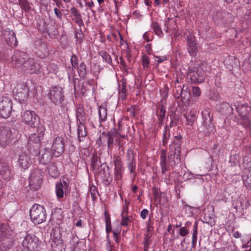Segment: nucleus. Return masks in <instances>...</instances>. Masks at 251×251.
I'll use <instances>...</instances> for the list:
<instances>
[{
  "label": "nucleus",
  "mask_w": 251,
  "mask_h": 251,
  "mask_svg": "<svg viewBox=\"0 0 251 251\" xmlns=\"http://www.w3.org/2000/svg\"><path fill=\"white\" fill-rule=\"evenodd\" d=\"M150 242V236L149 235H146L145 240L144 241V251H148L149 249V245Z\"/></svg>",
  "instance_id": "4d7b16f0"
},
{
  "label": "nucleus",
  "mask_w": 251,
  "mask_h": 251,
  "mask_svg": "<svg viewBox=\"0 0 251 251\" xmlns=\"http://www.w3.org/2000/svg\"><path fill=\"white\" fill-rule=\"evenodd\" d=\"M71 12L74 16V20L78 24L79 27L84 25L81 16L79 13L78 10L75 8L73 7L71 9Z\"/></svg>",
  "instance_id": "72a5a7b5"
},
{
  "label": "nucleus",
  "mask_w": 251,
  "mask_h": 251,
  "mask_svg": "<svg viewBox=\"0 0 251 251\" xmlns=\"http://www.w3.org/2000/svg\"><path fill=\"white\" fill-rule=\"evenodd\" d=\"M47 70L48 74H53L57 75L59 71V68L57 64L54 63H50L47 67Z\"/></svg>",
  "instance_id": "37998d69"
},
{
  "label": "nucleus",
  "mask_w": 251,
  "mask_h": 251,
  "mask_svg": "<svg viewBox=\"0 0 251 251\" xmlns=\"http://www.w3.org/2000/svg\"><path fill=\"white\" fill-rule=\"evenodd\" d=\"M29 58L26 53L19 50L15 51L12 57V62L15 65V67L21 69Z\"/></svg>",
  "instance_id": "2eb2a0df"
},
{
  "label": "nucleus",
  "mask_w": 251,
  "mask_h": 251,
  "mask_svg": "<svg viewBox=\"0 0 251 251\" xmlns=\"http://www.w3.org/2000/svg\"><path fill=\"white\" fill-rule=\"evenodd\" d=\"M21 5L23 9H24L25 11H27L30 9L29 4L27 1L22 2Z\"/></svg>",
  "instance_id": "0e129e2a"
},
{
  "label": "nucleus",
  "mask_w": 251,
  "mask_h": 251,
  "mask_svg": "<svg viewBox=\"0 0 251 251\" xmlns=\"http://www.w3.org/2000/svg\"><path fill=\"white\" fill-rule=\"evenodd\" d=\"M21 70L24 72H28L30 74L36 73L40 70V65L33 58H29Z\"/></svg>",
  "instance_id": "dca6fc26"
},
{
  "label": "nucleus",
  "mask_w": 251,
  "mask_h": 251,
  "mask_svg": "<svg viewBox=\"0 0 251 251\" xmlns=\"http://www.w3.org/2000/svg\"><path fill=\"white\" fill-rule=\"evenodd\" d=\"M131 154L132 155V158L128 165V168L130 170V173H133L135 172L136 169V162L135 159L134 158L133 153H131Z\"/></svg>",
  "instance_id": "3c124183"
},
{
  "label": "nucleus",
  "mask_w": 251,
  "mask_h": 251,
  "mask_svg": "<svg viewBox=\"0 0 251 251\" xmlns=\"http://www.w3.org/2000/svg\"><path fill=\"white\" fill-rule=\"evenodd\" d=\"M29 215L31 221L35 225H39L44 222L47 218V214L44 207L35 204L30 209Z\"/></svg>",
  "instance_id": "7ed1b4c3"
},
{
  "label": "nucleus",
  "mask_w": 251,
  "mask_h": 251,
  "mask_svg": "<svg viewBox=\"0 0 251 251\" xmlns=\"http://www.w3.org/2000/svg\"><path fill=\"white\" fill-rule=\"evenodd\" d=\"M63 218V211L61 208H55L51 212V221L55 222L57 225H59Z\"/></svg>",
  "instance_id": "bb28decb"
},
{
  "label": "nucleus",
  "mask_w": 251,
  "mask_h": 251,
  "mask_svg": "<svg viewBox=\"0 0 251 251\" xmlns=\"http://www.w3.org/2000/svg\"><path fill=\"white\" fill-rule=\"evenodd\" d=\"M11 170L8 165L0 159V176L4 179L10 177Z\"/></svg>",
  "instance_id": "cd10ccee"
},
{
  "label": "nucleus",
  "mask_w": 251,
  "mask_h": 251,
  "mask_svg": "<svg viewBox=\"0 0 251 251\" xmlns=\"http://www.w3.org/2000/svg\"><path fill=\"white\" fill-rule=\"evenodd\" d=\"M108 138L107 141L108 148H109L114 143V139L116 134L114 131L108 132Z\"/></svg>",
  "instance_id": "de8ad7c7"
},
{
  "label": "nucleus",
  "mask_w": 251,
  "mask_h": 251,
  "mask_svg": "<svg viewBox=\"0 0 251 251\" xmlns=\"http://www.w3.org/2000/svg\"><path fill=\"white\" fill-rule=\"evenodd\" d=\"M212 20L218 24L220 23L228 24L233 21L232 15L224 10L218 9L212 14Z\"/></svg>",
  "instance_id": "6e6552de"
},
{
  "label": "nucleus",
  "mask_w": 251,
  "mask_h": 251,
  "mask_svg": "<svg viewBox=\"0 0 251 251\" xmlns=\"http://www.w3.org/2000/svg\"><path fill=\"white\" fill-rule=\"evenodd\" d=\"M202 117V132L204 136H208L211 133H214L215 127L212 121L213 114L212 110L209 108L205 109L201 112Z\"/></svg>",
  "instance_id": "f03ea898"
},
{
  "label": "nucleus",
  "mask_w": 251,
  "mask_h": 251,
  "mask_svg": "<svg viewBox=\"0 0 251 251\" xmlns=\"http://www.w3.org/2000/svg\"><path fill=\"white\" fill-rule=\"evenodd\" d=\"M30 82H26L17 84L15 93V96L20 101H25L28 98L30 91Z\"/></svg>",
  "instance_id": "f8f14e48"
},
{
  "label": "nucleus",
  "mask_w": 251,
  "mask_h": 251,
  "mask_svg": "<svg viewBox=\"0 0 251 251\" xmlns=\"http://www.w3.org/2000/svg\"><path fill=\"white\" fill-rule=\"evenodd\" d=\"M14 133L9 128L0 126V146L5 147L12 144L15 139Z\"/></svg>",
  "instance_id": "0eeeda50"
},
{
  "label": "nucleus",
  "mask_w": 251,
  "mask_h": 251,
  "mask_svg": "<svg viewBox=\"0 0 251 251\" xmlns=\"http://www.w3.org/2000/svg\"><path fill=\"white\" fill-rule=\"evenodd\" d=\"M77 70L78 73L80 77L85 78L87 75V69L86 64L84 62L80 63L79 65H78L75 68Z\"/></svg>",
  "instance_id": "4c0bfd02"
},
{
  "label": "nucleus",
  "mask_w": 251,
  "mask_h": 251,
  "mask_svg": "<svg viewBox=\"0 0 251 251\" xmlns=\"http://www.w3.org/2000/svg\"><path fill=\"white\" fill-rule=\"evenodd\" d=\"M149 214V211L147 209H143L140 213V216L143 219H145Z\"/></svg>",
  "instance_id": "774afa93"
},
{
  "label": "nucleus",
  "mask_w": 251,
  "mask_h": 251,
  "mask_svg": "<svg viewBox=\"0 0 251 251\" xmlns=\"http://www.w3.org/2000/svg\"><path fill=\"white\" fill-rule=\"evenodd\" d=\"M176 92L178 93L179 92V96L184 100H188L190 97L189 92L187 91V87L184 85H183L182 88L180 86H176Z\"/></svg>",
  "instance_id": "473e14b6"
},
{
  "label": "nucleus",
  "mask_w": 251,
  "mask_h": 251,
  "mask_svg": "<svg viewBox=\"0 0 251 251\" xmlns=\"http://www.w3.org/2000/svg\"><path fill=\"white\" fill-rule=\"evenodd\" d=\"M52 155L50 151L46 149L40 150L38 159L40 164L46 165L50 163L51 160Z\"/></svg>",
  "instance_id": "4be33fe9"
},
{
  "label": "nucleus",
  "mask_w": 251,
  "mask_h": 251,
  "mask_svg": "<svg viewBox=\"0 0 251 251\" xmlns=\"http://www.w3.org/2000/svg\"><path fill=\"white\" fill-rule=\"evenodd\" d=\"M119 98L124 100L126 97V84L124 82L122 83V87L120 88L119 92Z\"/></svg>",
  "instance_id": "09e8293b"
},
{
  "label": "nucleus",
  "mask_w": 251,
  "mask_h": 251,
  "mask_svg": "<svg viewBox=\"0 0 251 251\" xmlns=\"http://www.w3.org/2000/svg\"><path fill=\"white\" fill-rule=\"evenodd\" d=\"M203 74L201 69L198 67H190L187 72V78L191 80L192 83H201L204 80Z\"/></svg>",
  "instance_id": "9b49d317"
},
{
  "label": "nucleus",
  "mask_w": 251,
  "mask_h": 251,
  "mask_svg": "<svg viewBox=\"0 0 251 251\" xmlns=\"http://www.w3.org/2000/svg\"><path fill=\"white\" fill-rule=\"evenodd\" d=\"M54 11L55 13V15L56 17L59 19L60 20H61L62 18V13H61V11L58 9L57 7H55L54 9Z\"/></svg>",
  "instance_id": "338daca9"
},
{
  "label": "nucleus",
  "mask_w": 251,
  "mask_h": 251,
  "mask_svg": "<svg viewBox=\"0 0 251 251\" xmlns=\"http://www.w3.org/2000/svg\"><path fill=\"white\" fill-rule=\"evenodd\" d=\"M50 238L51 247L54 251H64L65 248L58 227L56 226L51 229Z\"/></svg>",
  "instance_id": "39448f33"
},
{
  "label": "nucleus",
  "mask_w": 251,
  "mask_h": 251,
  "mask_svg": "<svg viewBox=\"0 0 251 251\" xmlns=\"http://www.w3.org/2000/svg\"><path fill=\"white\" fill-rule=\"evenodd\" d=\"M242 178L245 186L249 189H251V172L243 175Z\"/></svg>",
  "instance_id": "ea45409f"
},
{
  "label": "nucleus",
  "mask_w": 251,
  "mask_h": 251,
  "mask_svg": "<svg viewBox=\"0 0 251 251\" xmlns=\"http://www.w3.org/2000/svg\"><path fill=\"white\" fill-rule=\"evenodd\" d=\"M198 222L196 221L193 226V233H192V248H195L196 245L197 241V234H198Z\"/></svg>",
  "instance_id": "a19ab883"
},
{
  "label": "nucleus",
  "mask_w": 251,
  "mask_h": 251,
  "mask_svg": "<svg viewBox=\"0 0 251 251\" xmlns=\"http://www.w3.org/2000/svg\"><path fill=\"white\" fill-rule=\"evenodd\" d=\"M184 116L186 119L187 124L190 126H192L197 119L196 114L191 111L189 112L188 115H184Z\"/></svg>",
  "instance_id": "79ce46f5"
},
{
  "label": "nucleus",
  "mask_w": 251,
  "mask_h": 251,
  "mask_svg": "<svg viewBox=\"0 0 251 251\" xmlns=\"http://www.w3.org/2000/svg\"><path fill=\"white\" fill-rule=\"evenodd\" d=\"M76 117L77 118V124H86V114L82 107H78L76 111Z\"/></svg>",
  "instance_id": "2f4dec72"
},
{
  "label": "nucleus",
  "mask_w": 251,
  "mask_h": 251,
  "mask_svg": "<svg viewBox=\"0 0 251 251\" xmlns=\"http://www.w3.org/2000/svg\"><path fill=\"white\" fill-rule=\"evenodd\" d=\"M123 214L124 213L123 212H122L121 214L122 219L121 225H122L123 226H127L129 223H131L132 222V220L131 219L132 217L129 216H126L124 217Z\"/></svg>",
  "instance_id": "864d4df0"
},
{
  "label": "nucleus",
  "mask_w": 251,
  "mask_h": 251,
  "mask_svg": "<svg viewBox=\"0 0 251 251\" xmlns=\"http://www.w3.org/2000/svg\"><path fill=\"white\" fill-rule=\"evenodd\" d=\"M75 37L76 38L78 42L81 43L82 42L83 39L84 38V35L81 31V29H79L75 31Z\"/></svg>",
  "instance_id": "6e6d98bb"
},
{
  "label": "nucleus",
  "mask_w": 251,
  "mask_h": 251,
  "mask_svg": "<svg viewBox=\"0 0 251 251\" xmlns=\"http://www.w3.org/2000/svg\"><path fill=\"white\" fill-rule=\"evenodd\" d=\"M64 184L61 182H58L56 184L55 193L58 199L62 198L64 194L65 196L69 194V185L67 182L63 181Z\"/></svg>",
  "instance_id": "412c9836"
},
{
  "label": "nucleus",
  "mask_w": 251,
  "mask_h": 251,
  "mask_svg": "<svg viewBox=\"0 0 251 251\" xmlns=\"http://www.w3.org/2000/svg\"><path fill=\"white\" fill-rule=\"evenodd\" d=\"M18 162L22 168L26 169L30 165V158L26 153H22L19 155Z\"/></svg>",
  "instance_id": "c85d7f7f"
},
{
  "label": "nucleus",
  "mask_w": 251,
  "mask_h": 251,
  "mask_svg": "<svg viewBox=\"0 0 251 251\" xmlns=\"http://www.w3.org/2000/svg\"><path fill=\"white\" fill-rule=\"evenodd\" d=\"M45 127L43 126H38L36 132L29 136V143L38 144L40 143L44 135Z\"/></svg>",
  "instance_id": "a211bd4d"
},
{
  "label": "nucleus",
  "mask_w": 251,
  "mask_h": 251,
  "mask_svg": "<svg viewBox=\"0 0 251 251\" xmlns=\"http://www.w3.org/2000/svg\"><path fill=\"white\" fill-rule=\"evenodd\" d=\"M217 108L223 114L228 115L232 112L233 108L227 102H223L217 105Z\"/></svg>",
  "instance_id": "c756f323"
},
{
  "label": "nucleus",
  "mask_w": 251,
  "mask_h": 251,
  "mask_svg": "<svg viewBox=\"0 0 251 251\" xmlns=\"http://www.w3.org/2000/svg\"><path fill=\"white\" fill-rule=\"evenodd\" d=\"M152 192L154 196V198L155 200L157 199L158 198L160 197V195L159 194V192L157 188L154 187L152 188Z\"/></svg>",
  "instance_id": "052dcab7"
},
{
  "label": "nucleus",
  "mask_w": 251,
  "mask_h": 251,
  "mask_svg": "<svg viewBox=\"0 0 251 251\" xmlns=\"http://www.w3.org/2000/svg\"><path fill=\"white\" fill-rule=\"evenodd\" d=\"M43 176L44 173L41 169L36 168L32 170L29 181V186L31 190L36 191L41 187Z\"/></svg>",
  "instance_id": "20e7f679"
},
{
  "label": "nucleus",
  "mask_w": 251,
  "mask_h": 251,
  "mask_svg": "<svg viewBox=\"0 0 251 251\" xmlns=\"http://www.w3.org/2000/svg\"><path fill=\"white\" fill-rule=\"evenodd\" d=\"M99 122L96 126L94 125L93 123V126L96 128L97 126H101V123L105 122L106 120L107 116V108L101 105L99 108Z\"/></svg>",
  "instance_id": "a878e982"
},
{
  "label": "nucleus",
  "mask_w": 251,
  "mask_h": 251,
  "mask_svg": "<svg viewBox=\"0 0 251 251\" xmlns=\"http://www.w3.org/2000/svg\"><path fill=\"white\" fill-rule=\"evenodd\" d=\"M170 137V130L167 126H166L164 129L163 138V145L165 146L168 143V140Z\"/></svg>",
  "instance_id": "a18cd8bd"
},
{
  "label": "nucleus",
  "mask_w": 251,
  "mask_h": 251,
  "mask_svg": "<svg viewBox=\"0 0 251 251\" xmlns=\"http://www.w3.org/2000/svg\"><path fill=\"white\" fill-rule=\"evenodd\" d=\"M77 124V134L79 141H80V137H85L87 136L86 128L85 126V124Z\"/></svg>",
  "instance_id": "58836bf2"
},
{
  "label": "nucleus",
  "mask_w": 251,
  "mask_h": 251,
  "mask_svg": "<svg viewBox=\"0 0 251 251\" xmlns=\"http://www.w3.org/2000/svg\"><path fill=\"white\" fill-rule=\"evenodd\" d=\"M12 103L7 97L0 98V117L6 119L11 112Z\"/></svg>",
  "instance_id": "ddd939ff"
},
{
  "label": "nucleus",
  "mask_w": 251,
  "mask_h": 251,
  "mask_svg": "<svg viewBox=\"0 0 251 251\" xmlns=\"http://www.w3.org/2000/svg\"><path fill=\"white\" fill-rule=\"evenodd\" d=\"M179 233L181 236H185L188 234L189 232L186 227L183 226L180 228Z\"/></svg>",
  "instance_id": "680f3d73"
},
{
  "label": "nucleus",
  "mask_w": 251,
  "mask_h": 251,
  "mask_svg": "<svg viewBox=\"0 0 251 251\" xmlns=\"http://www.w3.org/2000/svg\"><path fill=\"white\" fill-rule=\"evenodd\" d=\"M160 166L162 174H165L168 170L169 166L167 165L166 160H164V157L163 158V160H161L160 161Z\"/></svg>",
  "instance_id": "5fc2aeb1"
},
{
  "label": "nucleus",
  "mask_w": 251,
  "mask_h": 251,
  "mask_svg": "<svg viewBox=\"0 0 251 251\" xmlns=\"http://www.w3.org/2000/svg\"><path fill=\"white\" fill-rule=\"evenodd\" d=\"M236 109L239 116L237 120L238 124L246 128H250L251 126L250 120V116L251 115V106L247 103L241 104L236 107Z\"/></svg>",
  "instance_id": "f257e3e1"
},
{
  "label": "nucleus",
  "mask_w": 251,
  "mask_h": 251,
  "mask_svg": "<svg viewBox=\"0 0 251 251\" xmlns=\"http://www.w3.org/2000/svg\"><path fill=\"white\" fill-rule=\"evenodd\" d=\"M168 155V159L172 166H176L178 164L180 160L179 157L181 154V151H170L169 150Z\"/></svg>",
  "instance_id": "b1692460"
},
{
  "label": "nucleus",
  "mask_w": 251,
  "mask_h": 251,
  "mask_svg": "<svg viewBox=\"0 0 251 251\" xmlns=\"http://www.w3.org/2000/svg\"><path fill=\"white\" fill-rule=\"evenodd\" d=\"M22 121L31 127H38L39 124L38 116L33 111L26 110L22 115Z\"/></svg>",
  "instance_id": "1a4fd4ad"
},
{
  "label": "nucleus",
  "mask_w": 251,
  "mask_h": 251,
  "mask_svg": "<svg viewBox=\"0 0 251 251\" xmlns=\"http://www.w3.org/2000/svg\"><path fill=\"white\" fill-rule=\"evenodd\" d=\"M49 99L55 105L60 104L64 100L63 90L58 86H52L48 93Z\"/></svg>",
  "instance_id": "423d86ee"
},
{
  "label": "nucleus",
  "mask_w": 251,
  "mask_h": 251,
  "mask_svg": "<svg viewBox=\"0 0 251 251\" xmlns=\"http://www.w3.org/2000/svg\"><path fill=\"white\" fill-rule=\"evenodd\" d=\"M113 163L115 167L114 175L116 179L119 180L122 178L124 168L121 158L119 156L113 157Z\"/></svg>",
  "instance_id": "6ab92c4d"
},
{
  "label": "nucleus",
  "mask_w": 251,
  "mask_h": 251,
  "mask_svg": "<svg viewBox=\"0 0 251 251\" xmlns=\"http://www.w3.org/2000/svg\"><path fill=\"white\" fill-rule=\"evenodd\" d=\"M187 45L188 52L192 56H195L198 50L195 36L191 33L187 35Z\"/></svg>",
  "instance_id": "f3484780"
},
{
  "label": "nucleus",
  "mask_w": 251,
  "mask_h": 251,
  "mask_svg": "<svg viewBox=\"0 0 251 251\" xmlns=\"http://www.w3.org/2000/svg\"><path fill=\"white\" fill-rule=\"evenodd\" d=\"M100 55L103 59L110 65L112 64V59L111 56L104 50H101L99 52Z\"/></svg>",
  "instance_id": "c03bdc74"
},
{
  "label": "nucleus",
  "mask_w": 251,
  "mask_h": 251,
  "mask_svg": "<svg viewBox=\"0 0 251 251\" xmlns=\"http://www.w3.org/2000/svg\"><path fill=\"white\" fill-rule=\"evenodd\" d=\"M156 115L158 117L159 126H161L165 119L166 115V108L163 105L161 107L156 111Z\"/></svg>",
  "instance_id": "c9c22d12"
},
{
  "label": "nucleus",
  "mask_w": 251,
  "mask_h": 251,
  "mask_svg": "<svg viewBox=\"0 0 251 251\" xmlns=\"http://www.w3.org/2000/svg\"><path fill=\"white\" fill-rule=\"evenodd\" d=\"M13 244V240L11 237L3 236L0 240V248L2 250H8L10 249Z\"/></svg>",
  "instance_id": "7c9ffc66"
},
{
  "label": "nucleus",
  "mask_w": 251,
  "mask_h": 251,
  "mask_svg": "<svg viewBox=\"0 0 251 251\" xmlns=\"http://www.w3.org/2000/svg\"><path fill=\"white\" fill-rule=\"evenodd\" d=\"M3 36L5 42L8 46L13 47L17 45L18 41L13 31H10L9 29H5L3 31Z\"/></svg>",
  "instance_id": "aec40b11"
},
{
  "label": "nucleus",
  "mask_w": 251,
  "mask_h": 251,
  "mask_svg": "<svg viewBox=\"0 0 251 251\" xmlns=\"http://www.w3.org/2000/svg\"><path fill=\"white\" fill-rule=\"evenodd\" d=\"M41 241L33 234L27 233L23 241V246L29 251H34L39 247Z\"/></svg>",
  "instance_id": "9d476101"
},
{
  "label": "nucleus",
  "mask_w": 251,
  "mask_h": 251,
  "mask_svg": "<svg viewBox=\"0 0 251 251\" xmlns=\"http://www.w3.org/2000/svg\"><path fill=\"white\" fill-rule=\"evenodd\" d=\"M182 142V137L179 134L175 136L173 142L170 144L169 149L172 151H181L180 148Z\"/></svg>",
  "instance_id": "393cba45"
},
{
  "label": "nucleus",
  "mask_w": 251,
  "mask_h": 251,
  "mask_svg": "<svg viewBox=\"0 0 251 251\" xmlns=\"http://www.w3.org/2000/svg\"><path fill=\"white\" fill-rule=\"evenodd\" d=\"M192 93L194 96L199 97L201 94V91L199 87L194 86L192 88Z\"/></svg>",
  "instance_id": "13d9d810"
},
{
  "label": "nucleus",
  "mask_w": 251,
  "mask_h": 251,
  "mask_svg": "<svg viewBox=\"0 0 251 251\" xmlns=\"http://www.w3.org/2000/svg\"><path fill=\"white\" fill-rule=\"evenodd\" d=\"M99 170L101 172L99 175H104L105 180H107L109 177L110 172L109 168L106 163H104L102 164H101L100 167L99 168Z\"/></svg>",
  "instance_id": "e433bc0d"
},
{
  "label": "nucleus",
  "mask_w": 251,
  "mask_h": 251,
  "mask_svg": "<svg viewBox=\"0 0 251 251\" xmlns=\"http://www.w3.org/2000/svg\"><path fill=\"white\" fill-rule=\"evenodd\" d=\"M242 69L245 72L251 71V56L249 57L248 59H246L244 62L242 66Z\"/></svg>",
  "instance_id": "49530a36"
},
{
  "label": "nucleus",
  "mask_w": 251,
  "mask_h": 251,
  "mask_svg": "<svg viewBox=\"0 0 251 251\" xmlns=\"http://www.w3.org/2000/svg\"><path fill=\"white\" fill-rule=\"evenodd\" d=\"M104 215L105 216V222L106 225H111L110 216L106 211H104Z\"/></svg>",
  "instance_id": "bf43d9fd"
},
{
  "label": "nucleus",
  "mask_w": 251,
  "mask_h": 251,
  "mask_svg": "<svg viewBox=\"0 0 251 251\" xmlns=\"http://www.w3.org/2000/svg\"><path fill=\"white\" fill-rule=\"evenodd\" d=\"M64 146V139L62 137L58 136L53 139L51 149L55 157H59L63 153Z\"/></svg>",
  "instance_id": "4468645a"
},
{
  "label": "nucleus",
  "mask_w": 251,
  "mask_h": 251,
  "mask_svg": "<svg viewBox=\"0 0 251 251\" xmlns=\"http://www.w3.org/2000/svg\"><path fill=\"white\" fill-rule=\"evenodd\" d=\"M70 243L73 247H75L78 243V238L75 237L74 236H73L70 241Z\"/></svg>",
  "instance_id": "e2e57ef3"
},
{
  "label": "nucleus",
  "mask_w": 251,
  "mask_h": 251,
  "mask_svg": "<svg viewBox=\"0 0 251 251\" xmlns=\"http://www.w3.org/2000/svg\"><path fill=\"white\" fill-rule=\"evenodd\" d=\"M150 63L149 58L147 56H144L143 57V65L144 68L148 67Z\"/></svg>",
  "instance_id": "69168bd1"
},
{
  "label": "nucleus",
  "mask_w": 251,
  "mask_h": 251,
  "mask_svg": "<svg viewBox=\"0 0 251 251\" xmlns=\"http://www.w3.org/2000/svg\"><path fill=\"white\" fill-rule=\"evenodd\" d=\"M71 63L72 65V67H70L69 69L72 71L74 70V68H76L78 65V61L77 56L75 54H73L71 58Z\"/></svg>",
  "instance_id": "8fccbe9b"
},
{
  "label": "nucleus",
  "mask_w": 251,
  "mask_h": 251,
  "mask_svg": "<svg viewBox=\"0 0 251 251\" xmlns=\"http://www.w3.org/2000/svg\"><path fill=\"white\" fill-rule=\"evenodd\" d=\"M152 28H153L155 34L160 36V35L163 34L162 29L157 23H152Z\"/></svg>",
  "instance_id": "603ef678"
},
{
  "label": "nucleus",
  "mask_w": 251,
  "mask_h": 251,
  "mask_svg": "<svg viewBox=\"0 0 251 251\" xmlns=\"http://www.w3.org/2000/svg\"><path fill=\"white\" fill-rule=\"evenodd\" d=\"M102 164L100 157L97 154H93L91 161V168L95 175H99L101 172L99 170V168Z\"/></svg>",
  "instance_id": "5701e85b"
},
{
  "label": "nucleus",
  "mask_w": 251,
  "mask_h": 251,
  "mask_svg": "<svg viewBox=\"0 0 251 251\" xmlns=\"http://www.w3.org/2000/svg\"><path fill=\"white\" fill-rule=\"evenodd\" d=\"M48 174L52 177H56L59 176V172L55 163L52 162L47 167Z\"/></svg>",
  "instance_id": "f704fd0d"
}]
</instances>
